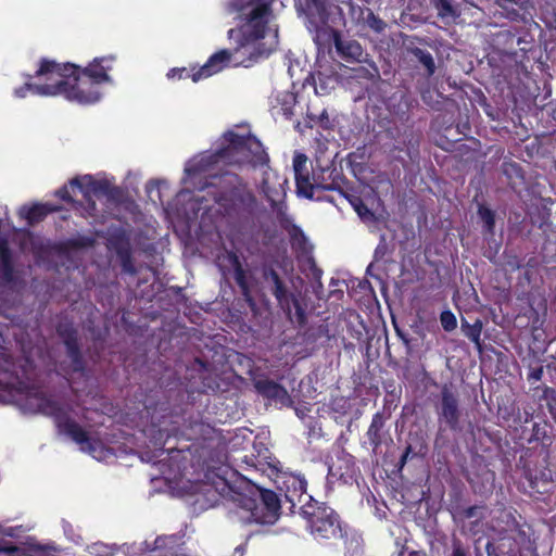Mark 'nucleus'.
<instances>
[{
    "label": "nucleus",
    "mask_w": 556,
    "mask_h": 556,
    "mask_svg": "<svg viewBox=\"0 0 556 556\" xmlns=\"http://www.w3.org/2000/svg\"><path fill=\"white\" fill-rule=\"evenodd\" d=\"M268 162L269 156L256 137L242 136L228 130L223 135L220 146L210 156L208 163L261 167L267 165Z\"/></svg>",
    "instance_id": "5"
},
{
    "label": "nucleus",
    "mask_w": 556,
    "mask_h": 556,
    "mask_svg": "<svg viewBox=\"0 0 556 556\" xmlns=\"http://www.w3.org/2000/svg\"><path fill=\"white\" fill-rule=\"evenodd\" d=\"M339 83L338 74L331 70L311 72L303 83V87L311 85L316 96H328Z\"/></svg>",
    "instance_id": "15"
},
{
    "label": "nucleus",
    "mask_w": 556,
    "mask_h": 556,
    "mask_svg": "<svg viewBox=\"0 0 556 556\" xmlns=\"http://www.w3.org/2000/svg\"><path fill=\"white\" fill-rule=\"evenodd\" d=\"M525 422H529L531 419H532V414L531 413H528V412H525Z\"/></svg>",
    "instance_id": "52"
},
{
    "label": "nucleus",
    "mask_w": 556,
    "mask_h": 556,
    "mask_svg": "<svg viewBox=\"0 0 556 556\" xmlns=\"http://www.w3.org/2000/svg\"><path fill=\"white\" fill-rule=\"evenodd\" d=\"M314 275L319 277L321 275V269L316 268V273Z\"/></svg>",
    "instance_id": "53"
},
{
    "label": "nucleus",
    "mask_w": 556,
    "mask_h": 556,
    "mask_svg": "<svg viewBox=\"0 0 556 556\" xmlns=\"http://www.w3.org/2000/svg\"><path fill=\"white\" fill-rule=\"evenodd\" d=\"M412 452H413L412 445H407L399 460L400 468H403L404 465L407 463V459H408L409 455L412 454Z\"/></svg>",
    "instance_id": "48"
},
{
    "label": "nucleus",
    "mask_w": 556,
    "mask_h": 556,
    "mask_svg": "<svg viewBox=\"0 0 556 556\" xmlns=\"http://www.w3.org/2000/svg\"><path fill=\"white\" fill-rule=\"evenodd\" d=\"M271 295L277 302V306L285 313L287 319L298 327L302 328L307 323L306 301L302 292L292 289L287 281L278 288H274Z\"/></svg>",
    "instance_id": "7"
},
{
    "label": "nucleus",
    "mask_w": 556,
    "mask_h": 556,
    "mask_svg": "<svg viewBox=\"0 0 556 556\" xmlns=\"http://www.w3.org/2000/svg\"><path fill=\"white\" fill-rule=\"evenodd\" d=\"M290 238H291V241L293 244H298L299 248L301 249H305V245L307 243V238L305 236V233L303 232V230L296 226V225H293L291 231H290Z\"/></svg>",
    "instance_id": "41"
},
{
    "label": "nucleus",
    "mask_w": 556,
    "mask_h": 556,
    "mask_svg": "<svg viewBox=\"0 0 556 556\" xmlns=\"http://www.w3.org/2000/svg\"><path fill=\"white\" fill-rule=\"evenodd\" d=\"M502 173L507 178V184L511 188H515L517 184H521L525 180L522 167L511 160L503 162Z\"/></svg>",
    "instance_id": "31"
},
{
    "label": "nucleus",
    "mask_w": 556,
    "mask_h": 556,
    "mask_svg": "<svg viewBox=\"0 0 556 556\" xmlns=\"http://www.w3.org/2000/svg\"><path fill=\"white\" fill-rule=\"evenodd\" d=\"M349 202L352 204L356 213L359 217L366 218V217H372V212L368 208V206L363 202V200L358 197L350 195L348 193Z\"/></svg>",
    "instance_id": "38"
},
{
    "label": "nucleus",
    "mask_w": 556,
    "mask_h": 556,
    "mask_svg": "<svg viewBox=\"0 0 556 556\" xmlns=\"http://www.w3.org/2000/svg\"><path fill=\"white\" fill-rule=\"evenodd\" d=\"M0 273L4 282L12 283L16 281L13 251L4 237H0Z\"/></svg>",
    "instance_id": "19"
},
{
    "label": "nucleus",
    "mask_w": 556,
    "mask_h": 556,
    "mask_svg": "<svg viewBox=\"0 0 556 556\" xmlns=\"http://www.w3.org/2000/svg\"><path fill=\"white\" fill-rule=\"evenodd\" d=\"M85 178L89 180V185L87 188H85L80 178L75 177L70 180L68 186L65 185L61 187L55 192V195L60 198L62 201L74 204L76 203V201L73 199L71 190L77 188L83 192L84 197L88 201L89 210L91 211L96 210V202L90 199L89 190H91L93 193H102L111 200H118L122 195L121 189L118 187L110 186L108 181L93 180L91 176H86Z\"/></svg>",
    "instance_id": "8"
},
{
    "label": "nucleus",
    "mask_w": 556,
    "mask_h": 556,
    "mask_svg": "<svg viewBox=\"0 0 556 556\" xmlns=\"http://www.w3.org/2000/svg\"><path fill=\"white\" fill-rule=\"evenodd\" d=\"M407 53L413 56L412 61L417 62L425 70V75L429 78L432 77L435 73L437 65L432 54L419 47H408Z\"/></svg>",
    "instance_id": "28"
},
{
    "label": "nucleus",
    "mask_w": 556,
    "mask_h": 556,
    "mask_svg": "<svg viewBox=\"0 0 556 556\" xmlns=\"http://www.w3.org/2000/svg\"><path fill=\"white\" fill-rule=\"evenodd\" d=\"M254 387L257 393L265 399L280 403H285L289 399L286 388L271 379H258L254 382Z\"/></svg>",
    "instance_id": "20"
},
{
    "label": "nucleus",
    "mask_w": 556,
    "mask_h": 556,
    "mask_svg": "<svg viewBox=\"0 0 556 556\" xmlns=\"http://www.w3.org/2000/svg\"><path fill=\"white\" fill-rule=\"evenodd\" d=\"M552 430L553 427L546 420L534 422L529 442L534 441L541 443L545 447L551 446L554 440Z\"/></svg>",
    "instance_id": "29"
},
{
    "label": "nucleus",
    "mask_w": 556,
    "mask_h": 556,
    "mask_svg": "<svg viewBox=\"0 0 556 556\" xmlns=\"http://www.w3.org/2000/svg\"><path fill=\"white\" fill-rule=\"evenodd\" d=\"M262 277L269 289L270 293L274 288H278L286 280L279 275V273L273 267V265H264L262 267Z\"/></svg>",
    "instance_id": "34"
},
{
    "label": "nucleus",
    "mask_w": 556,
    "mask_h": 556,
    "mask_svg": "<svg viewBox=\"0 0 556 556\" xmlns=\"http://www.w3.org/2000/svg\"><path fill=\"white\" fill-rule=\"evenodd\" d=\"M34 77L40 78L43 80V83L40 84H33V83H25L23 86L15 88L14 94L17 98H25L28 92H31L34 94L42 96V97H55V96H62V86L63 84H60V79L56 78H49L48 75H38L37 71L35 72Z\"/></svg>",
    "instance_id": "14"
},
{
    "label": "nucleus",
    "mask_w": 556,
    "mask_h": 556,
    "mask_svg": "<svg viewBox=\"0 0 556 556\" xmlns=\"http://www.w3.org/2000/svg\"><path fill=\"white\" fill-rule=\"evenodd\" d=\"M477 216L481 223V232L484 238L490 239L495 236L496 213L484 203L478 204Z\"/></svg>",
    "instance_id": "26"
},
{
    "label": "nucleus",
    "mask_w": 556,
    "mask_h": 556,
    "mask_svg": "<svg viewBox=\"0 0 556 556\" xmlns=\"http://www.w3.org/2000/svg\"><path fill=\"white\" fill-rule=\"evenodd\" d=\"M200 170V168L198 166H192V167H188L186 168V173L191 176V175H195Z\"/></svg>",
    "instance_id": "50"
},
{
    "label": "nucleus",
    "mask_w": 556,
    "mask_h": 556,
    "mask_svg": "<svg viewBox=\"0 0 556 556\" xmlns=\"http://www.w3.org/2000/svg\"><path fill=\"white\" fill-rule=\"evenodd\" d=\"M440 323L442 328L447 332L455 330L457 327L456 316L450 309H445L440 314Z\"/></svg>",
    "instance_id": "39"
},
{
    "label": "nucleus",
    "mask_w": 556,
    "mask_h": 556,
    "mask_svg": "<svg viewBox=\"0 0 556 556\" xmlns=\"http://www.w3.org/2000/svg\"><path fill=\"white\" fill-rule=\"evenodd\" d=\"M435 407L440 430L442 425H445L451 431L460 430L462 409L459 396L452 383H444L441 387L440 401Z\"/></svg>",
    "instance_id": "9"
},
{
    "label": "nucleus",
    "mask_w": 556,
    "mask_h": 556,
    "mask_svg": "<svg viewBox=\"0 0 556 556\" xmlns=\"http://www.w3.org/2000/svg\"><path fill=\"white\" fill-rule=\"evenodd\" d=\"M351 77L359 81H368L371 85L377 84L381 78L379 68L374 62H367V66L354 67Z\"/></svg>",
    "instance_id": "30"
},
{
    "label": "nucleus",
    "mask_w": 556,
    "mask_h": 556,
    "mask_svg": "<svg viewBox=\"0 0 556 556\" xmlns=\"http://www.w3.org/2000/svg\"><path fill=\"white\" fill-rule=\"evenodd\" d=\"M115 58L112 55L94 58L87 66L81 67L71 62L58 63L42 58L37 68L38 75L60 79L63 84V97L79 105H92L100 101V85L111 83L109 72Z\"/></svg>",
    "instance_id": "2"
},
{
    "label": "nucleus",
    "mask_w": 556,
    "mask_h": 556,
    "mask_svg": "<svg viewBox=\"0 0 556 556\" xmlns=\"http://www.w3.org/2000/svg\"><path fill=\"white\" fill-rule=\"evenodd\" d=\"M22 549L12 543L0 542V556H21Z\"/></svg>",
    "instance_id": "43"
},
{
    "label": "nucleus",
    "mask_w": 556,
    "mask_h": 556,
    "mask_svg": "<svg viewBox=\"0 0 556 556\" xmlns=\"http://www.w3.org/2000/svg\"><path fill=\"white\" fill-rule=\"evenodd\" d=\"M451 508L454 517H459L463 520L476 518L477 521L484 517L483 511L485 510L484 505L463 507L458 503H451Z\"/></svg>",
    "instance_id": "32"
},
{
    "label": "nucleus",
    "mask_w": 556,
    "mask_h": 556,
    "mask_svg": "<svg viewBox=\"0 0 556 556\" xmlns=\"http://www.w3.org/2000/svg\"><path fill=\"white\" fill-rule=\"evenodd\" d=\"M542 377H543V367H538L530 371L528 379L530 381H539L542 379Z\"/></svg>",
    "instance_id": "47"
},
{
    "label": "nucleus",
    "mask_w": 556,
    "mask_h": 556,
    "mask_svg": "<svg viewBox=\"0 0 556 556\" xmlns=\"http://www.w3.org/2000/svg\"><path fill=\"white\" fill-rule=\"evenodd\" d=\"M35 410L52 417L60 433L67 435L75 443L80 445L83 452H87L94 458H100L104 453L103 443L91 438L88 432L70 416V406L37 393L28 399Z\"/></svg>",
    "instance_id": "4"
},
{
    "label": "nucleus",
    "mask_w": 556,
    "mask_h": 556,
    "mask_svg": "<svg viewBox=\"0 0 556 556\" xmlns=\"http://www.w3.org/2000/svg\"><path fill=\"white\" fill-rule=\"evenodd\" d=\"M227 489V495L231 503V518L243 526L274 525L279 516L281 500L278 494L268 489H258V497L233 490L224 481L223 491Z\"/></svg>",
    "instance_id": "3"
},
{
    "label": "nucleus",
    "mask_w": 556,
    "mask_h": 556,
    "mask_svg": "<svg viewBox=\"0 0 556 556\" xmlns=\"http://www.w3.org/2000/svg\"><path fill=\"white\" fill-rule=\"evenodd\" d=\"M341 38V33L327 23L317 26L314 40L319 48L330 49L332 46L336 47L337 42Z\"/></svg>",
    "instance_id": "27"
},
{
    "label": "nucleus",
    "mask_w": 556,
    "mask_h": 556,
    "mask_svg": "<svg viewBox=\"0 0 556 556\" xmlns=\"http://www.w3.org/2000/svg\"><path fill=\"white\" fill-rule=\"evenodd\" d=\"M308 9H316L318 12L325 10V3L327 0H304Z\"/></svg>",
    "instance_id": "46"
},
{
    "label": "nucleus",
    "mask_w": 556,
    "mask_h": 556,
    "mask_svg": "<svg viewBox=\"0 0 556 556\" xmlns=\"http://www.w3.org/2000/svg\"><path fill=\"white\" fill-rule=\"evenodd\" d=\"M226 258L233 270V279L240 289V293L250 307L255 306L252 294L251 273L243 267L240 256L235 251H227Z\"/></svg>",
    "instance_id": "13"
},
{
    "label": "nucleus",
    "mask_w": 556,
    "mask_h": 556,
    "mask_svg": "<svg viewBox=\"0 0 556 556\" xmlns=\"http://www.w3.org/2000/svg\"><path fill=\"white\" fill-rule=\"evenodd\" d=\"M55 331L66 349V355L71 359L73 371H85L86 363L79 344L78 330L73 321L68 319L59 321Z\"/></svg>",
    "instance_id": "10"
},
{
    "label": "nucleus",
    "mask_w": 556,
    "mask_h": 556,
    "mask_svg": "<svg viewBox=\"0 0 556 556\" xmlns=\"http://www.w3.org/2000/svg\"><path fill=\"white\" fill-rule=\"evenodd\" d=\"M448 556H466V549L458 539H453L452 552Z\"/></svg>",
    "instance_id": "44"
},
{
    "label": "nucleus",
    "mask_w": 556,
    "mask_h": 556,
    "mask_svg": "<svg viewBox=\"0 0 556 556\" xmlns=\"http://www.w3.org/2000/svg\"><path fill=\"white\" fill-rule=\"evenodd\" d=\"M548 245H554V248L552 249V252L554 253V255L556 256V230H554L551 235V237H548L547 241H546V247L545 249H548Z\"/></svg>",
    "instance_id": "49"
},
{
    "label": "nucleus",
    "mask_w": 556,
    "mask_h": 556,
    "mask_svg": "<svg viewBox=\"0 0 556 556\" xmlns=\"http://www.w3.org/2000/svg\"><path fill=\"white\" fill-rule=\"evenodd\" d=\"M365 23L376 34H382L387 28L386 22L376 15L370 9H367Z\"/></svg>",
    "instance_id": "36"
},
{
    "label": "nucleus",
    "mask_w": 556,
    "mask_h": 556,
    "mask_svg": "<svg viewBox=\"0 0 556 556\" xmlns=\"http://www.w3.org/2000/svg\"><path fill=\"white\" fill-rule=\"evenodd\" d=\"M526 478L529 481L531 489L535 490L539 493H545L547 491V485L553 483V471L548 467H544L540 470H530L526 471Z\"/></svg>",
    "instance_id": "25"
},
{
    "label": "nucleus",
    "mask_w": 556,
    "mask_h": 556,
    "mask_svg": "<svg viewBox=\"0 0 556 556\" xmlns=\"http://www.w3.org/2000/svg\"><path fill=\"white\" fill-rule=\"evenodd\" d=\"M277 488L286 502L290 503V508L302 505L308 501L306 493L307 482L305 478L298 473H283L277 481Z\"/></svg>",
    "instance_id": "11"
},
{
    "label": "nucleus",
    "mask_w": 556,
    "mask_h": 556,
    "mask_svg": "<svg viewBox=\"0 0 556 556\" xmlns=\"http://www.w3.org/2000/svg\"><path fill=\"white\" fill-rule=\"evenodd\" d=\"M191 67L190 68H186V67H174V68H170L167 73V78L169 79H185V78H188L190 77L191 78Z\"/></svg>",
    "instance_id": "42"
},
{
    "label": "nucleus",
    "mask_w": 556,
    "mask_h": 556,
    "mask_svg": "<svg viewBox=\"0 0 556 556\" xmlns=\"http://www.w3.org/2000/svg\"><path fill=\"white\" fill-rule=\"evenodd\" d=\"M60 206L48 203H36L33 205H23L20 208V216L27 220L29 226L42 222L50 213L60 211Z\"/></svg>",
    "instance_id": "21"
},
{
    "label": "nucleus",
    "mask_w": 556,
    "mask_h": 556,
    "mask_svg": "<svg viewBox=\"0 0 556 556\" xmlns=\"http://www.w3.org/2000/svg\"><path fill=\"white\" fill-rule=\"evenodd\" d=\"M287 98L290 99V102H286L281 110L285 117L289 119L293 116V104L295 102V97L293 94H287Z\"/></svg>",
    "instance_id": "45"
},
{
    "label": "nucleus",
    "mask_w": 556,
    "mask_h": 556,
    "mask_svg": "<svg viewBox=\"0 0 556 556\" xmlns=\"http://www.w3.org/2000/svg\"><path fill=\"white\" fill-rule=\"evenodd\" d=\"M276 0H231L228 12L236 13L238 25L228 30V38L235 40L232 51L222 49L213 53L202 65L191 66V79L198 83L220 73L233 61L235 65L250 67L260 59L267 58L273 47H267L262 40L268 29L273 15V3Z\"/></svg>",
    "instance_id": "1"
},
{
    "label": "nucleus",
    "mask_w": 556,
    "mask_h": 556,
    "mask_svg": "<svg viewBox=\"0 0 556 556\" xmlns=\"http://www.w3.org/2000/svg\"><path fill=\"white\" fill-rule=\"evenodd\" d=\"M435 8L441 17H455L457 15L455 9L451 3V0H437Z\"/></svg>",
    "instance_id": "40"
},
{
    "label": "nucleus",
    "mask_w": 556,
    "mask_h": 556,
    "mask_svg": "<svg viewBox=\"0 0 556 556\" xmlns=\"http://www.w3.org/2000/svg\"><path fill=\"white\" fill-rule=\"evenodd\" d=\"M300 514L316 540H331L342 536L340 517L325 502L308 496V501L301 505Z\"/></svg>",
    "instance_id": "6"
},
{
    "label": "nucleus",
    "mask_w": 556,
    "mask_h": 556,
    "mask_svg": "<svg viewBox=\"0 0 556 556\" xmlns=\"http://www.w3.org/2000/svg\"><path fill=\"white\" fill-rule=\"evenodd\" d=\"M307 118L309 123V127L318 126L325 130H330L333 128V121L330 119V116L326 109L321 111L320 114L316 115L313 113H307Z\"/></svg>",
    "instance_id": "35"
},
{
    "label": "nucleus",
    "mask_w": 556,
    "mask_h": 556,
    "mask_svg": "<svg viewBox=\"0 0 556 556\" xmlns=\"http://www.w3.org/2000/svg\"><path fill=\"white\" fill-rule=\"evenodd\" d=\"M384 424L386 417L383 413L377 412L376 414L372 415L371 422L366 432V437L374 453H377L379 447L383 443Z\"/></svg>",
    "instance_id": "22"
},
{
    "label": "nucleus",
    "mask_w": 556,
    "mask_h": 556,
    "mask_svg": "<svg viewBox=\"0 0 556 556\" xmlns=\"http://www.w3.org/2000/svg\"><path fill=\"white\" fill-rule=\"evenodd\" d=\"M233 179L238 181V185L229 192L231 207L239 216H252L256 210V197L237 175L233 176Z\"/></svg>",
    "instance_id": "12"
},
{
    "label": "nucleus",
    "mask_w": 556,
    "mask_h": 556,
    "mask_svg": "<svg viewBox=\"0 0 556 556\" xmlns=\"http://www.w3.org/2000/svg\"><path fill=\"white\" fill-rule=\"evenodd\" d=\"M542 400L545 401L547 409L556 422V390L551 387H544Z\"/></svg>",
    "instance_id": "37"
},
{
    "label": "nucleus",
    "mask_w": 556,
    "mask_h": 556,
    "mask_svg": "<svg viewBox=\"0 0 556 556\" xmlns=\"http://www.w3.org/2000/svg\"><path fill=\"white\" fill-rule=\"evenodd\" d=\"M504 2H509V3H519V0H503ZM502 7L504 9H507V4L506 3H503Z\"/></svg>",
    "instance_id": "51"
},
{
    "label": "nucleus",
    "mask_w": 556,
    "mask_h": 556,
    "mask_svg": "<svg viewBox=\"0 0 556 556\" xmlns=\"http://www.w3.org/2000/svg\"><path fill=\"white\" fill-rule=\"evenodd\" d=\"M338 55L346 62H363V48L354 39L344 40L342 37L336 45Z\"/></svg>",
    "instance_id": "23"
},
{
    "label": "nucleus",
    "mask_w": 556,
    "mask_h": 556,
    "mask_svg": "<svg viewBox=\"0 0 556 556\" xmlns=\"http://www.w3.org/2000/svg\"><path fill=\"white\" fill-rule=\"evenodd\" d=\"M307 157L303 153H298L293 157V169L296 192L306 199H313L315 185L311 181L309 173L306 168Z\"/></svg>",
    "instance_id": "17"
},
{
    "label": "nucleus",
    "mask_w": 556,
    "mask_h": 556,
    "mask_svg": "<svg viewBox=\"0 0 556 556\" xmlns=\"http://www.w3.org/2000/svg\"><path fill=\"white\" fill-rule=\"evenodd\" d=\"M254 450L257 454L252 453L251 455H245L242 459L248 467L262 472H266L267 470L275 471L278 469L279 460L273 456L267 447L261 444V448H257L256 444H254Z\"/></svg>",
    "instance_id": "18"
},
{
    "label": "nucleus",
    "mask_w": 556,
    "mask_h": 556,
    "mask_svg": "<svg viewBox=\"0 0 556 556\" xmlns=\"http://www.w3.org/2000/svg\"><path fill=\"white\" fill-rule=\"evenodd\" d=\"M115 252L119 260L122 270L131 276L137 275L138 270L134 263L132 249L128 239H121L116 241Z\"/></svg>",
    "instance_id": "24"
},
{
    "label": "nucleus",
    "mask_w": 556,
    "mask_h": 556,
    "mask_svg": "<svg viewBox=\"0 0 556 556\" xmlns=\"http://www.w3.org/2000/svg\"><path fill=\"white\" fill-rule=\"evenodd\" d=\"M315 189L338 191L344 198H348V179L337 168H326L320 175L313 174Z\"/></svg>",
    "instance_id": "16"
},
{
    "label": "nucleus",
    "mask_w": 556,
    "mask_h": 556,
    "mask_svg": "<svg viewBox=\"0 0 556 556\" xmlns=\"http://www.w3.org/2000/svg\"><path fill=\"white\" fill-rule=\"evenodd\" d=\"M482 321L480 319H476L473 324H469L466 320H462V328L465 336L473 342L479 349L481 348V332H482Z\"/></svg>",
    "instance_id": "33"
},
{
    "label": "nucleus",
    "mask_w": 556,
    "mask_h": 556,
    "mask_svg": "<svg viewBox=\"0 0 556 556\" xmlns=\"http://www.w3.org/2000/svg\"><path fill=\"white\" fill-rule=\"evenodd\" d=\"M174 451H175V450H174V448H172V447H170V448H168V454H169V455H172V454L174 453Z\"/></svg>",
    "instance_id": "54"
}]
</instances>
